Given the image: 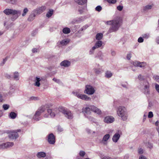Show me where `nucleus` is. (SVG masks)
I'll use <instances>...</instances> for the list:
<instances>
[{"mask_svg": "<svg viewBox=\"0 0 159 159\" xmlns=\"http://www.w3.org/2000/svg\"><path fill=\"white\" fill-rule=\"evenodd\" d=\"M102 159H115L111 157L108 156H105L102 158Z\"/></svg>", "mask_w": 159, "mask_h": 159, "instance_id": "nucleus-57", "label": "nucleus"}, {"mask_svg": "<svg viewBox=\"0 0 159 159\" xmlns=\"http://www.w3.org/2000/svg\"><path fill=\"white\" fill-rule=\"evenodd\" d=\"M89 25H85L83 27H82L81 28L79 31V33H80L81 31H83L84 30H85L87 28L89 27Z\"/></svg>", "mask_w": 159, "mask_h": 159, "instance_id": "nucleus-38", "label": "nucleus"}, {"mask_svg": "<svg viewBox=\"0 0 159 159\" xmlns=\"http://www.w3.org/2000/svg\"><path fill=\"white\" fill-rule=\"evenodd\" d=\"M18 134L14 131L11 132L8 135L9 138L12 139H15L18 138Z\"/></svg>", "mask_w": 159, "mask_h": 159, "instance_id": "nucleus-13", "label": "nucleus"}, {"mask_svg": "<svg viewBox=\"0 0 159 159\" xmlns=\"http://www.w3.org/2000/svg\"><path fill=\"white\" fill-rule=\"evenodd\" d=\"M114 121V118L111 116H107L105 117L104 119V121L107 123H111Z\"/></svg>", "mask_w": 159, "mask_h": 159, "instance_id": "nucleus-12", "label": "nucleus"}, {"mask_svg": "<svg viewBox=\"0 0 159 159\" xmlns=\"http://www.w3.org/2000/svg\"><path fill=\"white\" fill-rule=\"evenodd\" d=\"M133 65L135 66L143 68L146 65V64L144 62H140L139 61H135L133 62Z\"/></svg>", "mask_w": 159, "mask_h": 159, "instance_id": "nucleus-11", "label": "nucleus"}, {"mask_svg": "<svg viewBox=\"0 0 159 159\" xmlns=\"http://www.w3.org/2000/svg\"><path fill=\"white\" fill-rule=\"evenodd\" d=\"M53 10H50L47 13L46 16L47 17L49 18L53 14Z\"/></svg>", "mask_w": 159, "mask_h": 159, "instance_id": "nucleus-36", "label": "nucleus"}, {"mask_svg": "<svg viewBox=\"0 0 159 159\" xmlns=\"http://www.w3.org/2000/svg\"><path fill=\"white\" fill-rule=\"evenodd\" d=\"M3 12L7 15H12V16L11 19L13 21L16 20L21 14V11L20 10L11 9H6L3 11Z\"/></svg>", "mask_w": 159, "mask_h": 159, "instance_id": "nucleus-3", "label": "nucleus"}, {"mask_svg": "<svg viewBox=\"0 0 159 159\" xmlns=\"http://www.w3.org/2000/svg\"><path fill=\"white\" fill-rule=\"evenodd\" d=\"M139 159H147L145 156H143V155H141L139 157Z\"/></svg>", "mask_w": 159, "mask_h": 159, "instance_id": "nucleus-60", "label": "nucleus"}, {"mask_svg": "<svg viewBox=\"0 0 159 159\" xmlns=\"http://www.w3.org/2000/svg\"><path fill=\"white\" fill-rule=\"evenodd\" d=\"M110 135L109 134H107L105 135L103 137L102 142L104 144H106V142L109 139Z\"/></svg>", "mask_w": 159, "mask_h": 159, "instance_id": "nucleus-23", "label": "nucleus"}, {"mask_svg": "<svg viewBox=\"0 0 159 159\" xmlns=\"http://www.w3.org/2000/svg\"><path fill=\"white\" fill-rule=\"evenodd\" d=\"M95 92V90L93 87L90 85H87L85 86V89L84 92L89 95H92Z\"/></svg>", "mask_w": 159, "mask_h": 159, "instance_id": "nucleus-7", "label": "nucleus"}, {"mask_svg": "<svg viewBox=\"0 0 159 159\" xmlns=\"http://www.w3.org/2000/svg\"><path fill=\"white\" fill-rule=\"evenodd\" d=\"M15 91V89L14 87L11 86L10 87V90L8 92V94L9 95H12Z\"/></svg>", "mask_w": 159, "mask_h": 159, "instance_id": "nucleus-31", "label": "nucleus"}, {"mask_svg": "<svg viewBox=\"0 0 159 159\" xmlns=\"http://www.w3.org/2000/svg\"><path fill=\"white\" fill-rule=\"evenodd\" d=\"M103 37V34L101 33H98L96 36V40L98 41H100Z\"/></svg>", "mask_w": 159, "mask_h": 159, "instance_id": "nucleus-30", "label": "nucleus"}, {"mask_svg": "<svg viewBox=\"0 0 159 159\" xmlns=\"http://www.w3.org/2000/svg\"><path fill=\"white\" fill-rule=\"evenodd\" d=\"M117 113L118 116L121 117L123 120H126L127 118V115L125 108L123 106L119 107L118 108Z\"/></svg>", "mask_w": 159, "mask_h": 159, "instance_id": "nucleus-4", "label": "nucleus"}, {"mask_svg": "<svg viewBox=\"0 0 159 159\" xmlns=\"http://www.w3.org/2000/svg\"><path fill=\"white\" fill-rule=\"evenodd\" d=\"M37 156L39 158L44 157L46 156V154L43 152H38L37 154Z\"/></svg>", "mask_w": 159, "mask_h": 159, "instance_id": "nucleus-24", "label": "nucleus"}, {"mask_svg": "<svg viewBox=\"0 0 159 159\" xmlns=\"http://www.w3.org/2000/svg\"><path fill=\"white\" fill-rule=\"evenodd\" d=\"M10 106L8 104H4L2 106L3 108L5 110H7L9 107Z\"/></svg>", "mask_w": 159, "mask_h": 159, "instance_id": "nucleus-43", "label": "nucleus"}, {"mask_svg": "<svg viewBox=\"0 0 159 159\" xmlns=\"http://www.w3.org/2000/svg\"><path fill=\"white\" fill-rule=\"evenodd\" d=\"M120 135L118 133H116L113 136L112 140L113 141L116 143L117 142L118 139L120 138Z\"/></svg>", "mask_w": 159, "mask_h": 159, "instance_id": "nucleus-20", "label": "nucleus"}, {"mask_svg": "<svg viewBox=\"0 0 159 159\" xmlns=\"http://www.w3.org/2000/svg\"><path fill=\"white\" fill-rule=\"evenodd\" d=\"M131 57V53L130 52H129V53H128L127 54V57H126L127 59L128 60H129L130 59Z\"/></svg>", "mask_w": 159, "mask_h": 159, "instance_id": "nucleus-52", "label": "nucleus"}, {"mask_svg": "<svg viewBox=\"0 0 159 159\" xmlns=\"http://www.w3.org/2000/svg\"><path fill=\"white\" fill-rule=\"evenodd\" d=\"M94 70L95 73L97 75H99L101 72V70L100 68H94Z\"/></svg>", "mask_w": 159, "mask_h": 159, "instance_id": "nucleus-37", "label": "nucleus"}, {"mask_svg": "<svg viewBox=\"0 0 159 159\" xmlns=\"http://www.w3.org/2000/svg\"><path fill=\"white\" fill-rule=\"evenodd\" d=\"M85 152L83 151H80L79 152V155L80 156L83 157L85 154Z\"/></svg>", "mask_w": 159, "mask_h": 159, "instance_id": "nucleus-47", "label": "nucleus"}, {"mask_svg": "<svg viewBox=\"0 0 159 159\" xmlns=\"http://www.w3.org/2000/svg\"><path fill=\"white\" fill-rule=\"evenodd\" d=\"M152 7V5H148L145 7H144L143 10L144 11H147L151 9Z\"/></svg>", "mask_w": 159, "mask_h": 159, "instance_id": "nucleus-29", "label": "nucleus"}, {"mask_svg": "<svg viewBox=\"0 0 159 159\" xmlns=\"http://www.w3.org/2000/svg\"><path fill=\"white\" fill-rule=\"evenodd\" d=\"M28 11V9L27 8H25L23 10V13L22 14V16H25Z\"/></svg>", "mask_w": 159, "mask_h": 159, "instance_id": "nucleus-40", "label": "nucleus"}, {"mask_svg": "<svg viewBox=\"0 0 159 159\" xmlns=\"http://www.w3.org/2000/svg\"><path fill=\"white\" fill-rule=\"evenodd\" d=\"M112 75V73L111 71H107L105 73V76L107 78H109L111 77Z\"/></svg>", "mask_w": 159, "mask_h": 159, "instance_id": "nucleus-35", "label": "nucleus"}, {"mask_svg": "<svg viewBox=\"0 0 159 159\" xmlns=\"http://www.w3.org/2000/svg\"><path fill=\"white\" fill-rule=\"evenodd\" d=\"M155 88L156 90L159 93V85L157 84H156Z\"/></svg>", "mask_w": 159, "mask_h": 159, "instance_id": "nucleus-56", "label": "nucleus"}, {"mask_svg": "<svg viewBox=\"0 0 159 159\" xmlns=\"http://www.w3.org/2000/svg\"><path fill=\"white\" fill-rule=\"evenodd\" d=\"M143 89H147L149 88L150 85L149 83L146 80H144L143 83Z\"/></svg>", "mask_w": 159, "mask_h": 159, "instance_id": "nucleus-32", "label": "nucleus"}, {"mask_svg": "<svg viewBox=\"0 0 159 159\" xmlns=\"http://www.w3.org/2000/svg\"><path fill=\"white\" fill-rule=\"evenodd\" d=\"M129 158V156L128 155L126 154L125 155L124 157V159H128Z\"/></svg>", "mask_w": 159, "mask_h": 159, "instance_id": "nucleus-62", "label": "nucleus"}, {"mask_svg": "<svg viewBox=\"0 0 159 159\" xmlns=\"http://www.w3.org/2000/svg\"><path fill=\"white\" fill-rule=\"evenodd\" d=\"M70 42V40L68 39H66L61 41H59L57 44L59 46H61L66 45L68 44Z\"/></svg>", "mask_w": 159, "mask_h": 159, "instance_id": "nucleus-14", "label": "nucleus"}, {"mask_svg": "<svg viewBox=\"0 0 159 159\" xmlns=\"http://www.w3.org/2000/svg\"><path fill=\"white\" fill-rule=\"evenodd\" d=\"M107 1L109 3L115 4L116 2V0H107Z\"/></svg>", "mask_w": 159, "mask_h": 159, "instance_id": "nucleus-46", "label": "nucleus"}, {"mask_svg": "<svg viewBox=\"0 0 159 159\" xmlns=\"http://www.w3.org/2000/svg\"><path fill=\"white\" fill-rule=\"evenodd\" d=\"M72 93L78 98L85 101H89L91 100V98L88 97L85 94H80L77 92H73Z\"/></svg>", "mask_w": 159, "mask_h": 159, "instance_id": "nucleus-6", "label": "nucleus"}, {"mask_svg": "<svg viewBox=\"0 0 159 159\" xmlns=\"http://www.w3.org/2000/svg\"><path fill=\"white\" fill-rule=\"evenodd\" d=\"M143 149L141 148H140L138 149V152L139 154H142L143 153Z\"/></svg>", "mask_w": 159, "mask_h": 159, "instance_id": "nucleus-51", "label": "nucleus"}, {"mask_svg": "<svg viewBox=\"0 0 159 159\" xmlns=\"http://www.w3.org/2000/svg\"><path fill=\"white\" fill-rule=\"evenodd\" d=\"M56 83L59 84H61V81H60V80L59 79H57L55 78H54L52 79Z\"/></svg>", "mask_w": 159, "mask_h": 159, "instance_id": "nucleus-41", "label": "nucleus"}, {"mask_svg": "<svg viewBox=\"0 0 159 159\" xmlns=\"http://www.w3.org/2000/svg\"><path fill=\"white\" fill-rule=\"evenodd\" d=\"M46 9V7L44 6H43L41 7H40L39 8H36V9L34 10V13H36V14H40L44 11Z\"/></svg>", "mask_w": 159, "mask_h": 159, "instance_id": "nucleus-10", "label": "nucleus"}, {"mask_svg": "<svg viewBox=\"0 0 159 159\" xmlns=\"http://www.w3.org/2000/svg\"><path fill=\"white\" fill-rule=\"evenodd\" d=\"M84 20V18L82 17L77 18L73 20L71 22L72 24L79 23L83 21Z\"/></svg>", "mask_w": 159, "mask_h": 159, "instance_id": "nucleus-17", "label": "nucleus"}, {"mask_svg": "<svg viewBox=\"0 0 159 159\" xmlns=\"http://www.w3.org/2000/svg\"><path fill=\"white\" fill-rule=\"evenodd\" d=\"M17 116V114L14 112H11L9 115V117L12 119H15Z\"/></svg>", "mask_w": 159, "mask_h": 159, "instance_id": "nucleus-28", "label": "nucleus"}, {"mask_svg": "<svg viewBox=\"0 0 159 159\" xmlns=\"http://www.w3.org/2000/svg\"><path fill=\"white\" fill-rule=\"evenodd\" d=\"M59 110L64 114L65 116L68 119H71L73 118V114L71 111L68 110L66 109L63 107H59Z\"/></svg>", "mask_w": 159, "mask_h": 159, "instance_id": "nucleus-5", "label": "nucleus"}, {"mask_svg": "<svg viewBox=\"0 0 159 159\" xmlns=\"http://www.w3.org/2000/svg\"><path fill=\"white\" fill-rule=\"evenodd\" d=\"M142 37L143 38L147 39L149 37L150 34L148 33L144 34L142 35Z\"/></svg>", "mask_w": 159, "mask_h": 159, "instance_id": "nucleus-39", "label": "nucleus"}, {"mask_svg": "<svg viewBox=\"0 0 159 159\" xmlns=\"http://www.w3.org/2000/svg\"><path fill=\"white\" fill-rule=\"evenodd\" d=\"M106 23L111 25L107 32L108 34L116 31L120 26V21L119 19L107 21L106 22Z\"/></svg>", "mask_w": 159, "mask_h": 159, "instance_id": "nucleus-2", "label": "nucleus"}, {"mask_svg": "<svg viewBox=\"0 0 159 159\" xmlns=\"http://www.w3.org/2000/svg\"><path fill=\"white\" fill-rule=\"evenodd\" d=\"M5 77L7 78L8 79H10L11 78V75L8 74H5Z\"/></svg>", "mask_w": 159, "mask_h": 159, "instance_id": "nucleus-59", "label": "nucleus"}, {"mask_svg": "<svg viewBox=\"0 0 159 159\" xmlns=\"http://www.w3.org/2000/svg\"><path fill=\"white\" fill-rule=\"evenodd\" d=\"M13 78L16 80H18L19 79V74L18 72L16 71L13 73Z\"/></svg>", "mask_w": 159, "mask_h": 159, "instance_id": "nucleus-26", "label": "nucleus"}, {"mask_svg": "<svg viewBox=\"0 0 159 159\" xmlns=\"http://www.w3.org/2000/svg\"><path fill=\"white\" fill-rule=\"evenodd\" d=\"M96 49L95 48V47H94L93 46L92 48L90 49L89 52V53L90 55L92 54H93L94 52V50Z\"/></svg>", "mask_w": 159, "mask_h": 159, "instance_id": "nucleus-42", "label": "nucleus"}, {"mask_svg": "<svg viewBox=\"0 0 159 159\" xmlns=\"http://www.w3.org/2000/svg\"><path fill=\"white\" fill-rule=\"evenodd\" d=\"M102 9L101 7L100 6H97L95 8V10L96 11L99 12Z\"/></svg>", "mask_w": 159, "mask_h": 159, "instance_id": "nucleus-45", "label": "nucleus"}, {"mask_svg": "<svg viewBox=\"0 0 159 159\" xmlns=\"http://www.w3.org/2000/svg\"><path fill=\"white\" fill-rule=\"evenodd\" d=\"M138 42L140 43H142L143 41V37H140L139 38L138 40Z\"/></svg>", "mask_w": 159, "mask_h": 159, "instance_id": "nucleus-53", "label": "nucleus"}, {"mask_svg": "<svg viewBox=\"0 0 159 159\" xmlns=\"http://www.w3.org/2000/svg\"><path fill=\"white\" fill-rule=\"evenodd\" d=\"M30 100H38L39 98L37 97L32 96L30 98Z\"/></svg>", "mask_w": 159, "mask_h": 159, "instance_id": "nucleus-44", "label": "nucleus"}, {"mask_svg": "<svg viewBox=\"0 0 159 159\" xmlns=\"http://www.w3.org/2000/svg\"><path fill=\"white\" fill-rule=\"evenodd\" d=\"M153 113L152 111H150L148 113V117L149 118H151L153 117Z\"/></svg>", "mask_w": 159, "mask_h": 159, "instance_id": "nucleus-49", "label": "nucleus"}, {"mask_svg": "<svg viewBox=\"0 0 159 159\" xmlns=\"http://www.w3.org/2000/svg\"><path fill=\"white\" fill-rule=\"evenodd\" d=\"M91 111H93L99 115L101 114V111L99 109L93 105H91Z\"/></svg>", "mask_w": 159, "mask_h": 159, "instance_id": "nucleus-16", "label": "nucleus"}, {"mask_svg": "<svg viewBox=\"0 0 159 159\" xmlns=\"http://www.w3.org/2000/svg\"><path fill=\"white\" fill-rule=\"evenodd\" d=\"M48 106L45 104L42 106L39 107L36 112L33 118V119L37 121L41 119V117L39 116L42 113L44 112L45 110L47 109L48 112L49 114L52 117H54L55 116V113L51 109H48Z\"/></svg>", "mask_w": 159, "mask_h": 159, "instance_id": "nucleus-1", "label": "nucleus"}, {"mask_svg": "<svg viewBox=\"0 0 159 159\" xmlns=\"http://www.w3.org/2000/svg\"><path fill=\"white\" fill-rule=\"evenodd\" d=\"M117 8L118 10H119V11H121L123 9V7L120 5L117 6Z\"/></svg>", "mask_w": 159, "mask_h": 159, "instance_id": "nucleus-55", "label": "nucleus"}, {"mask_svg": "<svg viewBox=\"0 0 159 159\" xmlns=\"http://www.w3.org/2000/svg\"><path fill=\"white\" fill-rule=\"evenodd\" d=\"M146 146L150 149H152L153 147V144L149 142H148L145 143Z\"/></svg>", "mask_w": 159, "mask_h": 159, "instance_id": "nucleus-33", "label": "nucleus"}, {"mask_svg": "<svg viewBox=\"0 0 159 159\" xmlns=\"http://www.w3.org/2000/svg\"><path fill=\"white\" fill-rule=\"evenodd\" d=\"M154 79L157 82H159V76H153Z\"/></svg>", "mask_w": 159, "mask_h": 159, "instance_id": "nucleus-50", "label": "nucleus"}, {"mask_svg": "<svg viewBox=\"0 0 159 159\" xmlns=\"http://www.w3.org/2000/svg\"><path fill=\"white\" fill-rule=\"evenodd\" d=\"M91 105H90L89 106L87 107L84 108V116H87L88 115L91 114Z\"/></svg>", "mask_w": 159, "mask_h": 159, "instance_id": "nucleus-15", "label": "nucleus"}, {"mask_svg": "<svg viewBox=\"0 0 159 159\" xmlns=\"http://www.w3.org/2000/svg\"><path fill=\"white\" fill-rule=\"evenodd\" d=\"M102 43L103 42L102 41H98L95 43L93 47H95L96 49L99 48L102 46Z\"/></svg>", "mask_w": 159, "mask_h": 159, "instance_id": "nucleus-21", "label": "nucleus"}, {"mask_svg": "<svg viewBox=\"0 0 159 159\" xmlns=\"http://www.w3.org/2000/svg\"><path fill=\"white\" fill-rule=\"evenodd\" d=\"M48 142L51 144H54L55 142V137L53 134H50L48 136Z\"/></svg>", "mask_w": 159, "mask_h": 159, "instance_id": "nucleus-9", "label": "nucleus"}, {"mask_svg": "<svg viewBox=\"0 0 159 159\" xmlns=\"http://www.w3.org/2000/svg\"><path fill=\"white\" fill-rule=\"evenodd\" d=\"M75 1L79 5H83L86 4L87 0H75Z\"/></svg>", "mask_w": 159, "mask_h": 159, "instance_id": "nucleus-22", "label": "nucleus"}, {"mask_svg": "<svg viewBox=\"0 0 159 159\" xmlns=\"http://www.w3.org/2000/svg\"><path fill=\"white\" fill-rule=\"evenodd\" d=\"M32 51L34 53L37 52V49L35 48L32 49Z\"/></svg>", "mask_w": 159, "mask_h": 159, "instance_id": "nucleus-61", "label": "nucleus"}, {"mask_svg": "<svg viewBox=\"0 0 159 159\" xmlns=\"http://www.w3.org/2000/svg\"><path fill=\"white\" fill-rule=\"evenodd\" d=\"M70 61L68 60H64L60 63V65L65 67H68L70 65Z\"/></svg>", "mask_w": 159, "mask_h": 159, "instance_id": "nucleus-18", "label": "nucleus"}, {"mask_svg": "<svg viewBox=\"0 0 159 159\" xmlns=\"http://www.w3.org/2000/svg\"><path fill=\"white\" fill-rule=\"evenodd\" d=\"M36 15L37 14L34 13V11H33V13L29 16L28 19V20L30 21L33 20L34 19V17L36 16Z\"/></svg>", "mask_w": 159, "mask_h": 159, "instance_id": "nucleus-25", "label": "nucleus"}, {"mask_svg": "<svg viewBox=\"0 0 159 159\" xmlns=\"http://www.w3.org/2000/svg\"><path fill=\"white\" fill-rule=\"evenodd\" d=\"M41 79L40 78L36 77L34 79V85L37 87H39L40 86V81H41Z\"/></svg>", "mask_w": 159, "mask_h": 159, "instance_id": "nucleus-19", "label": "nucleus"}, {"mask_svg": "<svg viewBox=\"0 0 159 159\" xmlns=\"http://www.w3.org/2000/svg\"><path fill=\"white\" fill-rule=\"evenodd\" d=\"M62 31L64 33L67 34L70 33V28L67 27H66L63 29Z\"/></svg>", "mask_w": 159, "mask_h": 159, "instance_id": "nucleus-34", "label": "nucleus"}, {"mask_svg": "<svg viewBox=\"0 0 159 159\" xmlns=\"http://www.w3.org/2000/svg\"><path fill=\"white\" fill-rule=\"evenodd\" d=\"M14 145L13 142H8L0 145V149H3L9 148Z\"/></svg>", "mask_w": 159, "mask_h": 159, "instance_id": "nucleus-8", "label": "nucleus"}, {"mask_svg": "<svg viewBox=\"0 0 159 159\" xmlns=\"http://www.w3.org/2000/svg\"><path fill=\"white\" fill-rule=\"evenodd\" d=\"M138 79L140 80H142L144 79L143 77L141 75H139L138 77Z\"/></svg>", "mask_w": 159, "mask_h": 159, "instance_id": "nucleus-54", "label": "nucleus"}, {"mask_svg": "<svg viewBox=\"0 0 159 159\" xmlns=\"http://www.w3.org/2000/svg\"><path fill=\"white\" fill-rule=\"evenodd\" d=\"M86 117H87L89 119V120L91 121H94V120H95V119L90 116H86Z\"/></svg>", "mask_w": 159, "mask_h": 159, "instance_id": "nucleus-48", "label": "nucleus"}, {"mask_svg": "<svg viewBox=\"0 0 159 159\" xmlns=\"http://www.w3.org/2000/svg\"><path fill=\"white\" fill-rule=\"evenodd\" d=\"M156 42L157 44H159V38H157L156 39Z\"/></svg>", "mask_w": 159, "mask_h": 159, "instance_id": "nucleus-64", "label": "nucleus"}, {"mask_svg": "<svg viewBox=\"0 0 159 159\" xmlns=\"http://www.w3.org/2000/svg\"><path fill=\"white\" fill-rule=\"evenodd\" d=\"M143 93L147 97L149 96L150 94V90L149 88L147 89H143Z\"/></svg>", "mask_w": 159, "mask_h": 159, "instance_id": "nucleus-27", "label": "nucleus"}, {"mask_svg": "<svg viewBox=\"0 0 159 159\" xmlns=\"http://www.w3.org/2000/svg\"><path fill=\"white\" fill-rule=\"evenodd\" d=\"M58 130L60 132H61V131H62L63 129H62V128L61 127H58Z\"/></svg>", "mask_w": 159, "mask_h": 159, "instance_id": "nucleus-63", "label": "nucleus"}, {"mask_svg": "<svg viewBox=\"0 0 159 159\" xmlns=\"http://www.w3.org/2000/svg\"><path fill=\"white\" fill-rule=\"evenodd\" d=\"M7 61L6 59H3L2 62L0 64V65L2 66L5 63L6 61Z\"/></svg>", "mask_w": 159, "mask_h": 159, "instance_id": "nucleus-58", "label": "nucleus"}]
</instances>
